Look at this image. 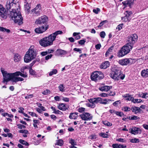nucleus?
I'll return each mask as SVG.
<instances>
[{
    "label": "nucleus",
    "instance_id": "obj_15",
    "mask_svg": "<svg viewBox=\"0 0 148 148\" xmlns=\"http://www.w3.org/2000/svg\"><path fill=\"white\" fill-rule=\"evenodd\" d=\"M34 12L37 16H38L40 15L41 12L40 6V4L37 5L35 8L32 10V12Z\"/></svg>",
    "mask_w": 148,
    "mask_h": 148
},
{
    "label": "nucleus",
    "instance_id": "obj_46",
    "mask_svg": "<svg viewBox=\"0 0 148 148\" xmlns=\"http://www.w3.org/2000/svg\"><path fill=\"white\" fill-rule=\"evenodd\" d=\"M86 42V41L85 40L83 39L80 40L79 41H78V42L79 44L82 45L84 44Z\"/></svg>",
    "mask_w": 148,
    "mask_h": 148
},
{
    "label": "nucleus",
    "instance_id": "obj_23",
    "mask_svg": "<svg viewBox=\"0 0 148 148\" xmlns=\"http://www.w3.org/2000/svg\"><path fill=\"white\" fill-rule=\"evenodd\" d=\"M112 147L114 148H124L126 147V146L118 144H113Z\"/></svg>",
    "mask_w": 148,
    "mask_h": 148
},
{
    "label": "nucleus",
    "instance_id": "obj_48",
    "mask_svg": "<svg viewBox=\"0 0 148 148\" xmlns=\"http://www.w3.org/2000/svg\"><path fill=\"white\" fill-rule=\"evenodd\" d=\"M78 110L79 112L82 113L85 111V108L83 107H80L78 109Z\"/></svg>",
    "mask_w": 148,
    "mask_h": 148
},
{
    "label": "nucleus",
    "instance_id": "obj_13",
    "mask_svg": "<svg viewBox=\"0 0 148 148\" xmlns=\"http://www.w3.org/2000/svg\"><path fill=\"white\" fill-rule=\"evenodd\" d=\"M0 16L2 18H6L7 16V12L2 5H0Z\"/></svg>",
    "mask_w": 148,
    "mask_h": 148
},
{
    "label": "nucleus",
    "instance_id": "obj_14",
    "mask_svg": "<svg viewBox=\"0 0 148 148\" xmlns=\"http://www.w3.org/2000/svg\"><path fill=\"white\" fill-rule=\"evenodd\" d=\"M48 28V26L47 25L45 27L43 26L36 28L35 30V32L38 34L42 33L45 31Z\"/></svg>",
    "mask_w": 148,
    "mask_h": 148
},
{
    "label": "nucleus",
    "instance_id": "obj_37",
    "mask_svg": "<svg viewBox=\"0 0 148 148\" xmlns=\"http://www.w3.org/2000/svg\"><path fill=\"white\" fill-rule=\"evenodd\" d=\"M132 14V13L131 12H129L128 11H126L125 13H124V14L125 16L127 17V18H128Z\"/></svg>",
    "mask_w": 148,
    "mask_h": 148
},
{
    "label": "nucleus",
    "instance_id": "obj_5",
    "mask_svg": "<svg viewBox=\"0 0 148 148\" xmlns=\"http://www.w3.org/2000/svg\"><path fill=\"white\" fill-rule=\"evenodd\" d=\"M1 71L3 74V82H7L10 80L12 81V79L14 77V75H15V73H8L7 71H5L3 68H1Z\"/></svg>",
    "mask_w": 148,
    "mask_h": 148
},
{
    "label": "nucleus",
    "instance_id": "obj_56",
    "mask_svg": "<svg viewBox=\"0 0 148 148\" xmlns=\"http://www.w3.org/2000/svg\"><path fill=\"white\" fill-rule=\"evenodd\" d=\"M130 110V108L128 107L125 106L123 107V110L125 112L129 111Z\"/></svg>",
    "mask_w": 148,
    "mask_h": 148
},
{
    "label": "nucleus",
    "instance_id": "obj_21",
    "mask_svg": "<svg viewBox=\"0 0 148 148\" xmlns=\"http://www.w3.org/2000/svg\"><path fill=\"white\" fill-rule=\"evenodd\" d=\"M139 129V128L135 127L130 130L131 133L135 135L138 133Z\"/></svg>",
    "mask_w": 148,
    "mask_h": 148
},
{
    "label": "nucleus",
    "instance_id": "obj_31",
    "mask_svg": "<svg viewBox=\"0 0 148 148\" xmlns=\"http://www.w3.org/2000/svg\"><path fill=\"white\" fill-rule=\"evenodd\" d=\"M132 102L135 103H139L141 102H143V101L141 99H134L132 100Z\"/></svg>",
    "mask_w": 148,
    "mask_h": 148
},
{
    "label": "nucleus",
    "instance_id": "obj_40",
    "mask_svg": "<svg viewBox=\"0 0 148 148\" xmlns=\"http://www.w3.org/2000/svg\"><path fill=\"white\" fill-rule=\"evenodd\" d=\"M103 123L105 125L108 126H110L112 125V123L108 121H104L103 122Z\"/></svg>",
    "mask_w": 148,
    "mask_h": 148
},
{
    "label": "nucleus",
    "instance_id": "obj_1",
    "mask_svg": "<svg viewBox=\"0 0 148 148\" xmlns=\"http://www.w3.org/2000/svg\"><path fill=\"white\" fill-rule=\"evenodd\" d=\"M62 33L61 31H57L48 36L40 40L39 43L42 46L44 47L51 45L57 36L59 34H62Z\"/></svg>",
    "mask_w": 148,
    "mask_h": 148
},
{
    "label": "nucleus",
    "instance_id": "obj_50",
    "mask_svg": "<svg viewBox=\"0 0 148 148\" xmlns=\"http://www.w3.org/2000/svg\"><path fill=\"white\" fill-rule=\"evenodd\" d=\"M121 103V102L120 100L117 101L115 102H114L113 103V104L114 105V106H118V105H119V104H120Z\"/></svg>",
    "mask_w": 148,
    "mask_h": 148
},
{
    "label": "nucleus",
    "instance_id": "obj_61",
    "mask_svg": "<svg viewBox=\"0 0 148 148\" xmlns=\"http://www.w3.org/2000/svg\"><path fill=\"white\" fill-rule=\"evenodd\" d=\"M29 114L30 115H31V116H35L36 117L37 116V115L34 112H29Z\"/></svg>",
    "mask_w": 148,
    "mask_h": 148
},
{
    "label": "nucleus",
    "instance_id": "obj_55",
    "mask_svg": "<svg viewBox=\"0 0 148 148\" xmlns=\"http://www.w3.org/2000/svg\"><path fill=\"white\" fill-rule=\"evenodd\" d=\"M57 51L59 52L60 54L61 55L66 53V52L65 51L61 49L58 50Z\"/></svg>",
    "mask_w": 148,
    "mask_h": 148
},
{
    "label": "nucleus",
    "instance_id": "obj_28",
    "mask_svg": "<svg viewBox=\"0 0 148 148\" xmlns=\"http://www.w3.org/2000/svg\"><path fill=\"white\" fill-rule=\"evenodd\" d=\"M39 121L38 120H33V125L34 127L35 128H37L38 127L37 126L39 124Z\"/></svg>",
    "mask_w": 148,
    "mask_h": 148
},
{
    "label": "nucleus",
    "instance_id": "obj_27",
    "mask_svg": "<svg viewBox=\"0 0 148 148\" xmlns=\"http://www.w3.org/2000/svg\"><path fill=\"white\" fill-rule=\"evenodd\" d=\"M77 113H72L70 114L69 118L71 119H76L77 116Z\"/></svg>",
    "mask_w": 148,
    "mask_h": 148
},
{
    "label": "nucleus",
    "instance_id": "obj_45",
    "mask_svg": "<svg viewBox=\"0 0 148 148\" xmlns=\"http://www.w3.org/2000/svg\"><path fill=\"white\" fill-rule=\"evenodd\" d=\"M73 50L75 51L79 52V53H82V50L81 49L75 48L73 49Z\"/></svg>",
    "mask_w": 148,
    "mask_h": 148
},
{
    "label": "nucleus",
    "instance_id": "obj_38",
    "mask_svg": "<svg viewBox=\"0 0 148 148\" xmlns=\"http://www.w3.org/2000/svg\"><path fill=\"white\" fill-rule=\"evenodd\" d=\"M58 88L62 92H64V85L62 84H60Z\"/></svg>",
    "mask_w": 148,
    "mask_h": 148
},
{
    "label": "nucleus",
    "instance_id": "obj_58",
    "mask_svg": "<svg viewBox=\"0 0 148 148\" xmlns=\"http://www.w3.org/2000/svg\"><path fill=\"white\" fill-rule=\"evenodd\" d=\"M139 119V118L138 116H131V120H136Z\"/></svg>",
    "mask_w": 148,
    "mask_h": 148
},
{
    "label": "nucleus",
    "instance_id": "obj_11",
    "mask_svg": "<svg viewBox=\"0 0 148 148\" xmlns=\"http://www.w3.org/2000/svg\"><path fill=\"white\" fill-rule=\"evenodd\" d=\"M15 0H8L6 3V8L8 10H9L11 9L12 10V9L13 10H14L13 9V7L14 5L15 4H14V1Z\"/></svg>",
    "mask_w": 148,
    "mask_h": 148
},
{
    "label": "nucleus",
    "instance_id": "obj_20",
    "mask_svg": "<svg viewBox=\"0 0 148 148\" xmlns=\"http://www.w3.org/2000/svg\"><path fill=\"white\" fill-rule=\"evenodd\" d=\"M141 74L142 77L145 78L148 77V69L143 70L141 72Z\"/></svg>",
    "mask_w": 148,
    "mask_h": 148
},
{
    "label": "nucleus",
    "instance_id": "obj_57",
    "mask_svg": "<svg viewBox=\"0 0 148 148\" xmlns=\"http://www.w3.org/2000/svg\"><path fill=\"white\" fill-rule=\"evenodd\" d=\"M17 126H18V128L20 129H21L22 128H25L26 127L25 126L21 124H18Z\"/></svg>",
    "mask_w": 148,
    "mask_h": 148
},
{
    "label": "nucleus",
    "instance_id": "obj_29",
    "mask_svg": "<svg viewBox=\"0 0 148 148\" xmlns=\"http://www.w3.org/2000/svg\"><path fill=\"white\" fill-rule=\"evenodd\" d=\"M80 34V33L74 32L73 35L74 37H75V39L76 40H78L81 38L80 36L79 35Z\"/></svg>",
    "mask_w": 148,
    "mask_h": 148
},
{
    "label": "nucleus",
    "instance_id": "obj_39",
    "mask_svg": "<svg viewBox=\"0 0 148 148\" xmlns=\"http://www.w3.org/2000/svg\"><path fill=\"white\" fill-rule=\"evenodd\" d=\"M2 115L3 116H8L10 118H12L13 117V116L11 114H8L7 113H4L2 114Z\"/></svg>",
    "mask_w": 148,
    "mask_h": 148
},
{
    "label": "nucleus",
    "instance_id": "obj_19",
    "mask_svg": "<svg viewBox=\"0 0 148 148\" xmlns=\"http://www.w3.org/2000/svg\"><path fill=\"white\" fill-rule=\"evenodd\" d=\"M109 66V63L108 61H106L102 63L101 65V69H106Z\"/></svg>",
    "mask_w": 148,
    "mask_h": 148
},
{
    "label": "nucleus",
    "instance_id": "obj_4",
    "mask_svg": "<svg viewBox=\"0 0 148 148\" xmlns=\"http://www.w3.org/2000/svg\"><path fill=\"white\" fill-rule=\"evenodd\" d=\"M110 76L112 79L117 81L119 80L120 79H123L125 77V75L122 74L121 70L117 69L112 71Z\"/></svg>",
    "mask_w": 148,
    "mask_h": 148
},
{
    "label": "nucleus",
    "instance_id": "obj_59",
    "mask_svg": "<svg viewBox=\"0 0 148 148\" xmlns=\"http://www.w3.org/2000/svg\"><path fill=\"white\" fill-rule=\"evenodd\" d=\"M121 19L123 21L126 22L129 20V18H127V17L124 16L122 17Z\"/></svg>",
    "mask_w": 148,
    "mask_h": 148
},
{
    "label": "nucleus",
    "instance_id": "obj_62",
    "mask_svg": "<svg viewBox=\"0 0 148 148\" xmlns=\"http://www.w3.org/2000/svg\"><path fill=\"white\" fill-rule=\"evenodd\" d=\"M116 140L119 142H121L123 143H125L126 142V140H124L122 138H119Z\"/></svg>",
    "mask_w": 148,
    "mask_h": 148
},
{
    "label": "nucleus",
    "instance_id": "obj_49",
    "mask_svg": "<svg viewBox=\"0 0 148 148\" xmlns=\"http://www.w3.org/2000/svg\"><path fill=\"white\" fill-rule=\"evenodd\" d=\"M19 132L21 133H24L25 134H27L28 133V132L26 130H19Z\"/></svg>",
    "mask_w": 148,
    "mask_h": 148
},
{
    "label": "nucleus",
    "instance_id": "obj_52",
    "mask_svg": "<svg viewBox=\"0 0 148 148\" xmlns=\"http://www.w3.org/2000/svg\"><path fill=\"white\" fill-rule=\"evenodd\" d=\"M100 11V9L98 8H97L96 9H94L93 10V12L96 14H97Z\"/></svg>",
    "mask_w": 148,
    "mask_h": 148
},
{
    "label": "nucleus",
    "instance_id": "obj_36",
    "mask_svg": "<svg viewBox=\"0 0 148 148\" xmlns=\"http://www.w3.org/2000/svg\"><path fill=\"white\" fill-rule=\"evenodd\" d=\"M19 142L23 145H25L26 146H28L29 145V144L27 142L22 139H20L19 140Z\"/></svg>",
    "mask_w": 148,
    "mask_h": 148
},
{
    "label": "nucleus",
    "instance_id": "obj_3",
    "mask_svg": "<svg viewBox=\"0 0 148 148\" xmlns=\"http://www.w3.org/2000/svg\"><path fill=\"white\" fill-rule=\"evenodd\" d=\"M33 47L31 46L25 54L24 58V62L28 63L35 58L36 56V51Z\"/></svg>",
    "mask_w": 148,
    "mask_h": 148
},
{
    "label": "nucleus",
    "instance_id": "obj_10",
    "mask_svg": "<svg viewBox=\"0 0 148 148\" xmlns=\"http://www.w3.org/2000/svg\"><path fill=\"white\" fill-rule=\"evenodd\" d=\"M79 116L81 119L84 121H90L92 118V116L89 113L84 112L80 114Z\"/></svg>",
    "mask_w": 148,
    "mask_h": 148
},
{
    "label": "nucleus",
    "instance_id": "obj_54",
    "mask_svg": "<svg viewBox=\"0 0 148 148\" xmlns=\"http://www.w3.org/2000/svg\"><path fill=\"white\" fill-rule=\"evenodd\" d=\"M134 98L131 96L129 95L127 98H126V100L129 101H131L132 102V100L134 99Z\"/></svg>",
    "mask_w": 148,
    "mask_h": 148
},
{
    "label": "nucleus",
    "instance_id": "obj_33",
    "mask_svg": "<svg viewBox=\"0 0 148 148\" xmlns=\"http://www.w3.org/2000/svg\"><path fill=\"white\" fill-rule=\"evenodd\" d=\"M57 72V70L56 69H53L52 71L49 73V75L50 76H51L53 75L56 74Z\"/></svg>",
    "mask_w": 148,
    "mask_h": 148
},
{
    "label": "nucleus",
    "instance_id": "obj_34",
    "mask_svg": "<svg viewBox=\"0 0 148 148\" xmlns=\"http://www.w3.org/2000/svg\"><path fill=\"white\" fill-rule=\"evenodd\" d=\"M56 144L60 146H62L63 144V141L62 139H59L57 140Z\"/></svg>",
    "mask_w": 148,
    "mask_h": 148
},
{
    "label": "nucleus",
    "instance_id": "obj_12",
    "mask_svg": "<svg viewBox=\"0 0 148 148\" xmlns=\"http://www.w3.org/2000/svg\"><path fill=\"white\" fill-rule=\"evenodd\" d=\"M47 17L46 16H41L38 19H36L35 23L36 24H41L44 23L47 21Z\"/></svg>",
    "mask_w": 148,
    "mask_h": 148
},
{
    "label": "nucleus",
    "instance_id": "obj_42",
    "mask_svg": "<svg viewBox=\"0 0 148 148\" xmlns=\"http://www.w3.org/2000/svg\"><path fill=\"white\" fill-rule=\"evenodd\" d=\"M99 135L103 137V138H107L108 137V135L106 133H101Z\"/></svg>",
    "mask_w": 148,
    "mask_h": 148
},
{
    "label": "nucleus",
    "instance_id": "obj_64",
    "mask_svg": "<svg viewBox=\"0 0 148 148\" xmlns=\"http://www.w3.org/2000/svg\"><path fill=\"white\" fill-rule=\"evenodd\" d=\"M52 54L48 55H47V56H46L45 57V59L46 60H47L48 59H49L51 58V57H52Z\"/></svg>",
    "mask_w": 148,
    "mask_h": 148
},
{
    "label": "nucleus",
    "instance_id": "obj_35",
    "mask_svg": "<svg viewBox=\"0 0 148 148\" xmlns=\"http://www.w3.org/2000/svg\"><path fill=\"white\" fill-rule=\"evenodd\" d=\"M130 141L132 143H137L139 142V140L138 139L136 138H133L130 139Z\"/></svg>",
    "mask_w": 148,
    "mask_h": 148
},
{
    "label": "nucleus",
    "instance_id": "obj_18",
    "mask_svg": "<svg viewBox=\"0 0 148 148\" xmlns=\"http://www.w3.org/2000/svg\"><path fill=\"white\" fill-rule=\"evenodd\" d=\"M132 112H134L135 114H137L141 112L142 111L140 108L136 107H132L131 109Z\"/></svg>",
    "mask_w": 148,
    "mask_h": 148
},
{
    "label": "nucleus",
    "instance_id": "obj_16",
    "mask_svg": "<svg viewBox=\"0 0 148 148\" xmlns=\"http://www.w3.org/2000/svg\"><path fill=\"white\" fill-rule=\"evenodd\" d=\"M58 108L60 110L63 111H65L67 109V106L64 103L59 104L58 106Z\"/></svg>",
    "mask_w": 148,
    "mask_h": 148
},
{
    "label": "nucleus",
    "instance_id": "obj_2",
    "mask_svg": "<svg viewBox=\"0 0 148 148\" xmlns=\"http://www.w3.org/2000/svg\"><path fill=\"white\" fill-rule=\"evenodd\" d=\"M10 14L11 18L15 23L19 25L22 24L23 18L20 12L12 9V11H11Z\"/></svg>",
    "mask_w": 148,
    "mask_h": 148
},
{
    "label": "nucleus",
    "instance_id": "obj_43",
    "mask_svg": "<svg viewBox=\"0 0 148 148\" xmlns=\"http://www.w3.org/2000/svg\"><path fill=\"white\" fill-rule=\"evenodd\" d=\"M24 6L25 10L29 11L30 8L29 4L27 3L26 4H25Z\"/></svg>",
    "mask_w": 148,
    "mask_h": 148
},
{
    "label": "nucleus",
    "instance_id": "obj_24",
    "mask_svg": "<svg viewBox=\"0 0 148 148\" xmlns=\"http://www.w3.org/2000/svg\"><path fill=\"white\" fill-rule=\"evenodd\" d=\"M16 75H14V77L12 79V81L14 82H17L19 81H23L24 80V79L20 77H16Z\"/></svg>",
    "mask_w": 148,
    "mask_h": 148
},
{
    "label": "nucleus",
    "instance_id": "obj_6",
    "mask_svg": "<svg viewBox=\"0 0 148 148\" xmlns=\"http://www.w3.org/2000/svg\"><path fill=\"white\" fill-rule=\"evenodd\" d=\"M104 77L103 73L101 71H96L93 72L91 75V79L95 82H97Z\"/></svg>",
    "mask_w": 148,
    "mask_h": 148
},
{
    "label": "nucleus",
    "instance_id": "obj_9",
    "mask_svg": "<svg viewBox=\"0 0 148 148\" xmlns=\"http://www.w3.org/2000/svg\"><path fill=\"white\" fill-rule=\"evenodd\" d=\"M119 63L123 66L130 65L133 62V60L132 58H125L119 60Z\"/></svg>",
    "mask_w": 148,
    "mask_h": 148
},
{
    "label": "nucleus",
    "instance_id": "obj_32",
    "mask_svg": "<svg viewBox=\"0 0 148 148\" xmlns=\"http://www.w3.org/2000/svg\"><path fill=\"white\" fill-rule=\"evenodd\" d=\"M101 98L100 97L94 98V103L96 104L98 103H100Z\"/></svg>",
    "mask_w": 148,
    "mask_h": 148
},
{
    "label": "nucleus",
    "instance_id": "obj_8",
    "mask_svg": "<svg viewBox=\"0 0 148 148\" xmlns=\"http://www.w3.org/2000/svg\"><path fill=\"white\" fill-rule=\"evenodd\" d=\"M138 36L136 34H134L128 37L127 44L133 47L134 44L137 41Z\"/></svg>",
    "mask_w": 148,
    "mask_h": 148
},
{
    "label": "nucleus",
    "instance_id": "obj_51",
    "mask_svg": "<svg viewBox=\"0 0 148 148\" xmlns=\"http://www.w3.org/2000/svg\"><path fill=\"white\" fill-rule=\"evenodd\" d=\"M123 26V24H120L117 26L116 29H118V30H120L122 28Z\"/></svg>",
    "mask_w": 148,
    "mask_h": 148
},
{
    "label": "nucleus",
    "instance_id": "obj_22",
    "mask_svg": "<svg viewBox=\"0 0 148 148\" xmlns=\"http://www.w3.org/2000/svg\"><path fill=\"white\" fill-rule=\"evenodd\" d=\"M14 62H18L21 60V57L19 54L16 53L14 55Z\"/></svg>",
    "mask_w": 148,
    "mask_h": 148
},
{
    "label": "nucleus",
    "instance_id": "obj_25",
    "mask_svg": "<svg viewBox=\"0 0 148 148\" xmlns=\"http://www.w3.org/2000/svg\"><path fill=\"white\" fill-rule=\"evenodd\" d=\"M15 75L17 76L20 75L21 76L25 78L27 77V75H26V73H22L21 72L19 71H17L15 72Z\"/></svg>",
    "mask_w": 148,
    "mask_h": 148
},
{
    "label": "nucleus",
    "instance_id": "obj_60",
    "mask_svg": "<svg viewBox=\"0 0 148 148\" xmlns=\"http://www.w3.org/2000/svg\"><path fill=\"white\" fill-rule=\"evenodd\" d=\"M116 115L119 116H121L122 115H123V112H119L117 111L116 112Z\"/></svg>",
    "mask_w": 148,
    "mask_h": 148
},
{
    "label": "nucleus",
    "instance_id": "obj_26",
    "mask_svg": "<svg viewBox=\"0 0 148 148\" xmlns=\"http://www.w3.org/2000/svg\"><path fill=\"white\" fill-rule=\"evenodd\" d=\"M111 101V100L108 99H102L101 98L100 104L106 105L108 103Z\"/></svg>",
    "mask_w": 148,
    "mask_h": 148
},
{
    "label": "nucleus",
    "instance_id": "obj_41",
    "mask_svg": "<svg viewBox=\"0 0 148 148\" xmlns=\"http://www.w3.org/2000/svg\"><path fill=\"white\" fill-rule=\"evenodd\" d=\"M69 142L73 145L72 146H74V145H77L76 142L73 139H71Z\"/></svg>",
    "mask_w": 148,
    "mask_h": 148
},
{
    "label": "nucleus",
    "instance_id": "obj_53",
    "mask_svg": "<svg viewBox=\"0 0 148 148\" xmlns=\"http://www.w3.org/2000/svg\"><path fill=\"white\" fill-rule=\"evenodd\" d=\"M107 21L105 20V21H102L99 24V25L98 26V27H101L103 26V25L106 23Z\"/></svg>",
    "mask_w": 148,
    "mask_h": 148
},
{
    "label": "nucleus",
    "instance_id": "obj_47",
    "mask_svg": "<svg viewBox=\"0 0 148 148\" xmlns=\"http://www.w3.org/2000/svg\"><path fill=\"white\" fill-rule=\"evenodd\" d=\"M105 35L106 33L102 31L100 33V36L101 38H105Z\"/></svg>",
    "mask_w": 148,
    "mask_h": 148
},
{
    "label": "nucleus",
    "instance_id": "obj_17",
    "mask_svg": "<svg viewBox=\"0 0 148 148\" xmlns=\"http://www.w3.org/2000/svg\"><path fill=\"white\" fill-rule=\"evenodd\" d=\"M112 87L111 86H105L99 88V89L102 91H108L110 89L112 88Z\"/></svg>",
    "mask_w": 148,
    "mask_h": 148
},
{
    "label": "nucleus",
    "instance_id": "obj_44",
    "mask_svg": "<svg viewBox=\"0 0 148 148\" xmlns=\"http://www.w3.org/2000/svg\"><path fill=\"white\" fill-rule=\"evenodd\" d=\"M29 72L31 75H36V72L33 70L32 68H30L29 70Z\"/></svg>",
    "mask_w": 148,
    "mask_h": 148
},
{
    "label": "nucleus",
    "instance_id": "obj_30",
    "mask_svg": "<svg viewBox=\"0 0 148 148\" xmlns=\"http://www.w3.org/2000/svg\"><path fill=\"white\" fill-rule=\"evenodd\" d=\"M0 31L3 32H6L8 33H9L10 32V31L9 29H7L3 27H0Z\"/></svg>",
    "mask_w": 148,
    "mask_h": 148
},
{
    "label": "nucleus",
    "instance_id": "obj_7",
    "mask_svg": "<svg viewBox=\"0 0 148 148\" xmlns=\"http://www.w3.org/2000/svg\"><path fill=\"white\" fill-rule=\"evenodd\" d=\"M132 47L127 43L124 46L120 51L119 54V56L122 57L128 53L131 50Z\"/></svg>",
    "mask_w": 148,
    "mask_h": 148
},
{
    "label": "nucleus",
    "instance_id": "obj_63",
    "mask_svg": "<svg viewBox=\"0 0 148 148\" xmlns=\"http://www.w3.org/2000/svg\"><path fill=\"white\" fill-rule=\"evenodd\" d=\"M62 100L65 102H68L69 101V98L62 97Z\"/></svg>",
    "mask_w": 148,
    "mask_h": 148
}]
</instances>
